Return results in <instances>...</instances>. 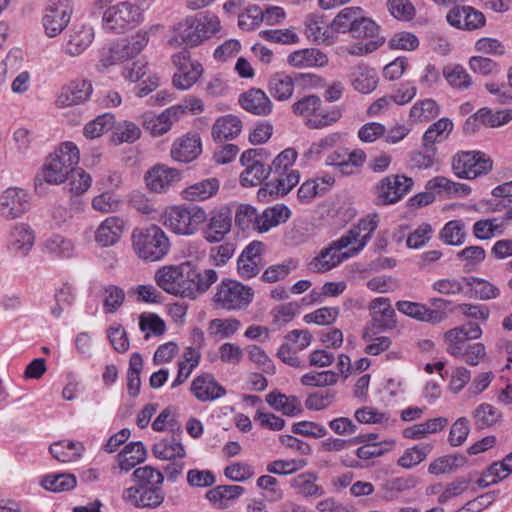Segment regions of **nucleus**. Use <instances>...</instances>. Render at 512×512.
Instances as JSON below:
<instances>
[{
	"instance_id": "obj_1",
	"label": "nucleus",
	"mask_w": 512,
	"mask_h": 512,
	"mask_svg": "<svg viewBox=\"0 0 512 512\" xmlns=\"http://www.w3.org/2000/svg\"><path fill=\"white\" fill-rule=\"evenodd\" d=\"M153 0H96L95 9L102 11V28L106 32L122 34L137 27L143 12Z\"/></svg>"
},
{
	"instance_id": "obj_2",
	"label": "nucleus",
	"mask_w": 512,
	"mask_h": 512,
	"mask_svg": "<svg viewBox=\"0 0 512 512\" xmlns=\"http://www.w3.org/2000/svg\"><path fill=\"white\" fill-rule=\"evenodd\" d=\"M220 30L219 18L211 13L189 16L175 24L168 39L171 47H196Z\"/></svg>"
},
{
	"instance_id": "obj_3",
	"label": "nucleus",
	"mask_w": 512,
	"mask_h": 512,
	"mask_svg": "<svg viewBox=\"0 0 512 512\" xmlns=\"http://www.w3.org/2000/svg\"><path fill=\"white\" fill-rule=\"evenodd\" d=\"M79 159L77 146L72 142H65L47 156L36 180L44 181L49 185H60L68 179L79 163Z\"/></svg>"
},
{
	"instance_id": "obj_4",
	"label": "nucleus",
	"mask_w": 512,
	"mask_h": 512,
	"mask_svg": "<svg viewBox=\"0 0 512 512\" xmlns=\"http://www.w3.org/2000/svg\"><path fill=\"white\" fill-rule=\"evenodd\" d=\"M206 218L207 213L200 206L178 205L166 208L160 216V222L177 235L189 236L196 233Z\"/></svg>"
},
{
	"instance_id": "obj_5",
	"label": "nucleus",
	"mask_w": 512,
	"mask_h": 512,
	"mask_svg": "<svg viewBox=\"0 0 512 512\" xmlns=\"http://www.w3.org/2000/svg\"><path fill=\"white\" fill-rule=\"evenodd\" d=\"M136 254L147 261L161 260L170 249V241L157 225L135 229L132 234Z\"/></svg>"
},
{
	"instance_id": "obj_6",
	"label": "nucleus",
	"mask_w": 512,
	"mask_h": 512,
	"mask_svg": "<svg viewBox=\"0 0 512 512\" xmlns=\"http://www.w3.org/2000/svg\"><path fill=\"white\" fill-rule=\"evenodd\" d=\"M253 296L254 291L251 287L236 280L224 279L217 286L213 301L221 309L234 311L248 307Z\"/></svg>"
},
{
	"instance_id": "obj_7",
	"label": "nucleus",
	"mask_w": 512,
	"mask_h": 512,
	"mask_svg": "<svg viewBox=\"0 0 512 512\" xmlns=\"http://www.w3.org/2000/svg\"><path fill=\"white\" fill-rule=\"evenodd\" d=\"M451 165L458 178L472 180L488 174L493 161L482 151H460L452 157Z\"/></svg>"
},
{
	"instance_id": "obj_8",
	"label": "nucleus",
	"mask_w": 512,
	"mask_h": 512,
	"mask_svg": "<svg viewBox=\"0 0 512 512\" xmlns=\"http://www.w3.org/2000/svg\"><path fill=\"white\" fill-rule=\"evenodd\" d=\"M32 205V194L22 187L11 186L0 193V216L8 221L22 218Z\"/></svg>"
},
{
	"instance_id": "obj_9",
	"label": "nucleus",
	"mask_w": 512,
	"mask_h": 512,
	"mask_svg": "<svg viewBox=\"0 0 512 512\" xmlns=\"http://www.w3.org/2000/svg\"><path fill=\"white\" fill-rule=\"evenodd\" d=\"M413 184V179L404 174L383 177L375 186L377 204L397 203L411 191Z\"/></svg>"
},
{
	"instance_id": "obj_10",
	"label": "nucleus",
	"mask_w": 512,
	"mask_h": 512,
	"mask_svg": "<svg viewBox=\"0 0 512 512\" xmlns=\"http://www.w3.org/2000/svg\"><path fill=\"white\" fill-rule=\"evenodd\" d=\"M350 246V240L341 236L339 239L332 241L327 247L323 248L320 253L311 261L310 267L316 272H326L341 264L344 260L358 255L354 252L353 247L348 251L342 252L343 249Z\"/></svg>"
},
{
	"instance_id": "obj_11",
	"label": "nucleus",
	"mask_w": 512,
	"mask_h": 512,
	"mask_svg": "<svg viewBox=\"0 0 512 512\" xmlns=\"http://www.w3.org/2000/svg\"><path fill=\"white\" fill-rule=\"evenodd\" d=\"M459 332L450 333L446 343V352L470 366H477L486 357L485 345L481 342L459 340Z\"/></svg>"
},
{
	"instance_id": "obj_12",
	"label": "nucleus",
	"mask_w": 512,
	"mask_h": 512,
	"mask_svg": "<svg viewBox=\"0 0 512 512\" xmlns=\"http://www.w3.org/2000/svg\"><path fill=\"white\" fill-rule=\"evenodd\" d=\"M261 152L262 149H249L241 155L240 162L245 167L240 175L243 187L257 186L271 174L270 167L259 158Z\"/></svg>"
},
{
	"instance_id": "obj_13",
	"label": "nucleus",
	"mask_w": 512,
	"mask_h": 512,
	"mask_svg": "<svg viewBox=\"0 0 512 512\" xmlns=\"http://www.w3.org/2000/svg\"><path fill=\"white\" fill-rule=\"evenodd\" d=\"M233 212L230 207L222 206L207 215L203 238L208 243H219L225 239L232 228Z\"/></svg>"
},
{
	"instance_id": "obj_14",
	"label": "nucleus",
	"mask_w": 512,
	"mask_h": 512,
	"mask_svg": "<svg viewBox=\"0 0 512 512\" xmlns=\"http://www.w3.org/2000/svg\"><path fill=\"white\" fill-rule=\"evenodd\" d=\"M172 62L178 69L173 77V84L178 89H189L203 73L202 65L199 62L191 61L190 53L187 50L174 54Z\"/></svg>"
},
{
	"instance_id": "obj_15",
	"label": "nucleus",
	"mask_w": 512,
	"mask_h": 512,
	"mask_svg": "<svg viewBox=\"0 0 512 512\" xmlns=\"http://www.w3.org/2000/svg\"><path fill=\"white\" fill-rule=\"evenodd\" d=\"M185 298L196 299L204 294L212 284L218 280V273L214 269H199L186 263Z\"/></svg>"
},
{
	"instance_id": "obj_16",
	"label": "nucleus",
	"mask_w": 512,
	"mask_h": 512,
	"mask_svg": "<svg viewBox=\"0 0 512 512\" xmlns=\"http://www.w3.org/2000/svg\"><path fill=\"white\" fill-rule=\"evenodd\" d=\"M35 244V232L25 222H17L11 225L6 235V247L16 256L25 257Z\"/></svg>"
},
{
	"instance_id": "obj_17",
	"label": "nucleus",
	"mask_w": 512,
	"mask_h": 512,
	"mask_svg": "<svg viewBox=\"0 0 512 512\" xmlns=\"http://www.w3.org/2000/svg\"><path fill=\"white\" fill-rule=\"evenodd\" d=\"M186 263L159 268L154 276L156 284L165 292L185 298Z\"/></svg>"
},
{
	"instance_id": "obj_18",
	"label": "nucleus",
	"mask_w": 512,
	"mask_h": 512,
	"mask_svg": "<svg viewBox=\"0 0 512 512\" xmlns=\"http://www.w3.org/2000/svg\"><path fill=\"white\" fill-rule=\"evenodd\" d=\"M448 23L458 29L476 30L485 25V16L471 6H454L446 16Z\"/></svg>"
},
{
	"instance_id": "obj_19",
	"label": "nucleus",
	"mask_w": 512,
	"mask_h": 512,
	"mask_svg": "<svg viewBox=\"0 0 512 512\" xmlns=\"http://www.w3.org/2000/svg\"><path fill=\"white\" fill-rule=\"evenodd\" d=\"M378 223L379 216L377 214H370L359 220L357 225L351 227L342 236L350 240V246L353 247L354 252L359 254L370 240L374 231L377 229Z\"/></svg>"
},
{
	"instance_id": "obj_20",
	"label": "nucleus",
	"mask_w": 512,
	"mask_h": 512,
	"mask_svg": "<svg viewBox=\"0 0 512 512\" xmlns=\"http://www.w3.org/2000/svg\"><path fill=\"white\" fill-rule=\"evenodd\" d=\"M181 172L178 169L166 165H155L145 175L146 185L149 190L162 193L180 181Z\"/></svg>"
},
{
	"instance_id": "obj_21",
	"label": "nucleus",
	"mask_w": 512,
	"mask_h": 512,
	"mask_svg": "<svg viewBox=\"0 0 512 512\" xmlns=\"http://www.w3.org/2000/svg\"><path fill=\"white\" fill-rule=\"evenodd\" d=\"M92 90V83L89 80H74L61 89L56 104L59 107H69L84 103L89 99Z\"/></svg>"
},
{
	"instance_id": "obj_22",
	"label": "nucleus",
	"mask_w": 512,
	"mask_h": 512,
	"mask_svg": "<svg viewBox=\"0 0 512 512\" xmlns=\"http://www.w3.org/2000/svg\"><path fill=\"white\" fill-rule=\"evenodd\" d=\"M369 309L373 327L382 331L392 330L396 327V313L388 298H375L371 301Z\"/></svg>"
},
{
	"instance_id": "obj_23",
	"label": "nucleus",
	"mask_w": 512,
	"mask_h": 512,
	"mask_svg": "<svg viewBox=\"0 0 512 512\" xmlns=\"http://www.w3.org/2000/svg\"><path fill=\"white\" fill-rule=\"evenodd\" d=\"M123 498L136 507L155 508L164 501V493L161 486L147 488H127Z\"/></svg>"
},
{
	"instance_id": "obj_24",
	"label": "nucleus",
	"mask_w": 512,
	"mask_h": 512,
	"mask_svg": "<svg viewBox=\"0 0 512 512\" xmlns=\"http://www.w3.org/2000/svg\"><path fill=\"white\" fill-rule=\"evenodd\" d=\"M191 392L202 402L214 401L226 394L225 388L215 380L213 375L208 373H204L192 381Z\"/></svg>"
},
{
	"instance_id": "obj_25",
	"label": "nucleus",
	"mask_w": 512,
	"mask_h": 512,
	"mask_svg": "<svg viewBox=\"0 0 512 512\" xmlns=\"http://www.w3.org/2000/svg\"><path fill=\"white\" fill-rule=\"evenodd\" d=\"M179 108L169 107L161 114L155 115L151 112L144 113L141 116L143 128L152 136H160L167 133L174 122L178 121L175 111Z\"/></svg>"
},
{
	"instance_id": "obj_26",
	"label": "nucleus",
	"mask_w": 512,
	"mask_h": 512,
	"mask_svg": "<svg viewBox=\"0 0 512 512\" xmlns=\"http://www.w3.org/2000/svg\"><path fill=\"white\" fill-rule=\"evenodd\" d=\"M396 308L404 315L420 322L438 324L444 321V314L438 310H431L423 303L401 300L396 303Z\"/></svg>"
},
{
	"instance_id": "obj_27",
	"label": "nucleus",
	"mask_w": 512,
	"mask_h": 512,
	"mask_svg": "<svg viewBox=\"0 0 512 512\" xmlns=\"http://www.w3.org/2000/svg\"><path fill=\"white\" fill-rule=\"evenodd\" d=\"M124 221L118 216H110L100 223L95 231V242L101 247L115 245L121 238Z\"/></svg>"
},
{
	"instance_id": "obj_28",
	"label": "nucleus",
	"mask_w": 512,
	"mask_h": 512,
	"mask_svg": "<svg viewBox=\"0 0 512 512\" xmlns=\"http://www.w3.org/2000/svg\"><path fill=\"white\" fill-rule=\"evenodd\" d=\"M171 157L178 162L188 163L201 153V139L199 135H186L176 140L171 148Z\"/></svg>"
},
{
	"instance_id": "obj_29",
	"label": "nucleus",
	"mask_w": 512,
	"mask_h": 512,
	"mask_svg": "<svg viewBox=\"0 0 512 512\" xmlns=\"http://www.w3.org/2000/svg\"><path fill=\"white\" fill-rule=\"evenodd\" d=\"M245 489L239 485H218L206 492V498L216 509H227L238 499Z\"/></svg>"
},
{
	"instance_id": "obj_30",
	"label": "nucleus",
	"mask_w": 512,
	"mask_h": 512,
	"mask_svg": "<svg viewBox=\"0 0 512 512\" xmlns=\"http://www.w3.org/2000/svg\"><path fill=\"white\" fill-rule=\"evenodd\" d=\"M70 20V12L67 6L58 5L46 9L43 17V26L49 37L60 34Z\"/></svg>"
},
{
	"instance_id": "obj_31",
	"label": "nucleus",
	"mask_w": 512,
	"mask_h": 512,
	"mask_svg": "<svg viewBox=\"0 0 512 512\" xmlns=\"http://www.w3.org/2000/svg\"><path fill=\"white\" fill-rule=\"evenodd\" d=\"M287 63L295 68L323 67L328 57L316 48H306L289 54Z\"/></svg>"
},
{
	"instance_id": "obj_32",
	"label": "nucleus",
	"mask_w": 512,
	"mask_h": 512,
	"mask_svg": "<svg viewBox=\"0 0 512 512\" xmlns=\"http://www.w3.org/2000/svg\"><path fill=\"white\" fill-rule=\"evenodd\" d=\"M290 216V209L283 204L268 207L260 214L259 221L256 222V231L267 232L271 228L285 223Z\"/></svg>"
},
{
	"instance_id": "obj_33",
	"label": "nucleus",
	"mask_w": 512,
	"mask_h": 512,
	"mask_svg": "<svg viewBox=\"0 0 512 512\" xmlns=\"http://www.w3.org/2000/svg\"><path fill=\"white\" fill-rule=\"evenodd\" d=\"M240 103L246 111L255 115H267L272 110V103L260 89H250L243 93Z\"/></svg>"
},
{
	"instance_id": "obj_34",
	"label": "nucleus",
	"mask_w": 512,
	"mask_h": 512,
	"mask_svg": "<svg viewBox=\"0 0 512 512\" xmlns=\"http://www.w3.org/2000/svg\"><path fill=\"white\" fill-rule=\"evenodd\" d=\"M219 187L220 183L217 178H207L185 188L181 195L187 201H205L213 197L218 192Z\"/></svg>"
},
{
	"instance_id": "obj_35",
	"label": "nucleus",
	"mask_w": 512,
	"mask_h": 512,
	"mask_svg": "<svg viewBox=\"0 0 512 512\" xmlns=\"http://www.w3.org/2000/svg\"><path fill=\"white\" fill-rule=\"evenodd\" d=\"M343 116V108L341 106H332L324 108L317 105L314 109V115L307 121L309 129H324L337 123Z\"/></svg>"
},
{
	"instance_id": "obj_36",
	"label": "nucleus",
	"mask_w": 512,
	"mask_h": 512,
	"mask_svg": "<svg viewBox=\"0 0 512 512\" xmlns=\"http://www.w3.org/2000/svg\"><path fill=\"white\" fill-rule=\"evenodd\" d=\"M241 129V120L237 116L229 114L216 120L212 127V136L214 140L222 142L238 136Z\"/></svg>"
},
{
	"instance_id": "obj_37",
	"label": "nucleus",
	"mask_w": 512,
	"mask_h": 512,
	"mask_svg": "<svg viewBox=\"0 0 512 512\" xmlns=\"http://www.w3.org/2000/svg\"><path fill=\"white\" fill-rule=\"evenodd\" d=\"M318 476L314 472L301 473L290 480V486L305 498L324 495V489L316 484Z\"/></svg>"
},
{
	"instance_id": "obj_38",
	"label": "nucleus",
	"mask_w": 512,
	"mask_h": 512,
	"mask_svg": "<svg viewBox=\"0 0 512 512\" xmlns=\"http://www.w3.org/2000/svg\"><path fill=\"white\" fill-rule=\"evenodd\" d=\"M153 454L161 460L183 459L186 451L180 439L175 436L165 438L155 443L153 446Z\"/></svg>"
},
{
	"instance_id": "obj_39",
	"label": "nucleus",
	"mask_w": 512,
	"mask_h": 512,
	"mask_svg": "<svg viewBox=\"0 0 512 512\" xmlns=\"http://www.w3.org/2000/svg\"><path fill=\"white\" fill-rule=\"evenodd\" d=\"M266 402L275 410L281 411L287 416H296L301 413L302 408L296 396H286L277 391L266 395Z\"/></svg>"
},
{
	"instance_id": "obj_40",
	"label": "nucleus",
	"mask_w": 512,
	"mask_h": 512,
	"mask_svg": "<svg viewBox=\"0 0 512 512\" xmlns=\"http://www.w3.org/2000/svg\"><path fill=\"white\" fill-rule=\"evenodd\" d=\"M351 82L355 90L367 94L376 89L378 77L374 69L357 66L351 74Z\"/></svg>"
},
{
	"instance_id": "obj_41",
	"label": "nucleus",
	"mask_w": 512,
	"mask_h": 512,
	"mask_svg": "<svg viewBox=\"0 0 512 512\" xmlns=\"http://www.w3.org/2000/svg\"><path fill=\"white\" fill-rule=\"evenodd\" d=\"M84 448L80 442L62 440L50 445L51 455L60 462H73L80 458Z\"/></svg>"
},
{
	"instance_id": "obj_42",
	"label": "nucleus",
	"mask_w": 512,
	"mask_h": 512,
	"mask_svg": "<svg viewBox=\"0 0 512 512\" xmlns=\"http://www.w3.org/2000/svg\"><path fill=\"white\" fill-rule=\"evenodd\" d=\"M146 458V449L142 442H132L118 454L121 470L129 471Z\"/></svg>"
},
{
	"instance_id": "obj_43",
	"label": "nucleus",
	"mask_w": 512,
	"mask_h": 512,
	"mask_svg": "<svg viewBox=\"0 0 512 512\" xmlns=\"http://www.w3.org/2000/svg\"><path fill=\"white\" fill-rule=\"evenodd\" d=\"M94 38L93 29L90 27H81L75 31L64 47L67 55L75 57L82 54L92 43Z\"/></svg>"
},
{
	"instance_id": "obj_44",
	"label": "nucleus",
	"mask_w": 512,
	"mask_h": 512,
	"mask_svg": "<svg viewBox=\"0 0 512 512\" xmlns=\"http://www.w3.org/2000/svg\"><path fill=\"white\" fill-rule=\"evenodd\" d=\"M440 113L439 104L431 98L417 101L410 109L409 119L415 123L428 122Z\"/></svg>"
},
{
	"instance_id": "obj_45",
	"label": "nucleus",
	"mask_w": 512,
	"mask_h": 512,
	"mask_svg": "<svg viewBox=\"0 0 512 512\" xmlns=\"http://www.w3.org/2000/svg\"><path fill=\"white\" fill-rule=\"evenodd\" d=\"M125 49L121 40L113 43L108 48H104L97 64V70L103 72L113 65L129 60L128 52Z\"/></svg>"
},
{
	"instance_id": "obj_46",
	"label": "nucleus",
	"mask_w": 512,
	"mask_h": 512,
	"mask_svg": "<svg viewBox=\"0 0 512 512\" xmlns=\"http://www.w3.org/2000/svg\"><path fill=\"white\" fill-rule=\"evenodd\" d=\"M43 251L54 257L69 258L74 252V243L62 235L54 234L43 243Z\"/></svg>"
},
{
	"instance_id": "obj_47",
	"label": "nucleus",
	"mask_w": 512,
	"mask_h": 512,
	"mask_svg": "<svg viewBox=\"0 0 512 512\" xmlns=\"http://www.w3.org/2000/svg\"><path fill=\"white\" fill-rule=\"evenodd\" d=\"M77 479L70 473H52L44 476L41 486L52 492H65L75 488Z\"/></svg>"
},
{
	"instance_id": "obj_48",
	"label": "nucleus",
	"mask_w": 512,
	"mask_h": 512,
	"mask_svg": "<svg viewBox=\"0 0 512 512\" xmlns=\"http://www.w3.org/2000/svg\"><path fill=\"white\" fill-rule=\"evenodd\" d=\"M241 327V323L235 318H215L208 324V334L215 339H226L232 337Z\"/></svg>"
},
{
	"instance_id": "obj_49",
	"label": "nucleus",
	"mask_w": 512,
	"mask_h": 512,
	"mask_svg": "<svg viewBox=\"0 0 512 512\" xmlns=\"http://www.w3.org/2000/svg\"><path fill=\"white\" fill-rule=\"evenodd\" d=\"M269 92L279 101L289 99L294 91V81L291 76L278 73L269 80Z\"/></svg>"
},
{
	"instance_id": "obj_50",
	"label": "nucleus",
	"mask_w": 512,
	"mask_h": 512,
	"mask_svg": "<svg viewBox=\"0 0 512 512\" xmlns=\"http://www.w3.org/2000/svg\"><path fill=\"white\" fill-rule=\"evenodd\" d=\"M443 76L448 84L455 89L465 90L472 85V78L460 64L447 65L443 68Z\"/></svg>"
},
{
	"instance_id": "obj_51",
	"label": "nucleus",
	"mask_w": 512,
	"mask_h": 512,
	"mask_svg": "<svg viewBox=\"0 0 512 512\" xmlns=\"http://www.w3.org/2000/svg\"><path fill=\"white\" fill-rule=\"evenodd\" d=\"M132 476L136 482V485L132 486L131 488L162 486L164 481L163 474L151 466L137 468L134 470Z\"/></svg>"
},
{
	"instance_id": "obj_52",
	"label": "nucleus",
	"mask_w": 512,
	"mask_h": 512,
	"mask_svg": "<svg viewBox=\"0 0 512 512\" xmlns=\"http://www.w3.org/2000/svg\"><path fill=\"white\" fill-rule=\"evenodd\" d=\"M363 13L360 7H346L333 19L331 27L338 33L351 32L359 15Z\"/></svg>"
},
{
	"instance_id": "obj_53",
	"label": "nucleus",
	"mask_w": 512,
	"mask_h": 512,
	"mask_svg": "<svg viewBox=\"0 0 512 512\" xmlns=\"http://www.w3.org/2000/svg\"><path fill=\"white\" fill-rule=\"evenodd\" d=\"M477 428L485 429L495 425L501 418V412L489 403H482L473 412Z\"/></svg>"
},
{
	"instance_id": "obj_54",
	"label": "nucleus",
	"mask_w": 512,
	"mask_h": 512,
	"mask_svg": "<svg viewBox=\"0 0 512 512\" xmlns=\"http://www.w3.org/2000/svg\"><path fill=\"white\" fill-rule=\"evenodd\" d=\"M453 129V122L449 118H441L434 122L424 133L423 142L434 146L435 143L445 140Z\"/></svg>"
},
{
	"instance_id": "obj_55",
	"label": "nucleus",
	"mask_w": 512,
	"mask_h": 512,
	"mask_svg": "<svg viewBox=\"0 0 512 512\" xmlns=\"http://www.w3.org/2000/svg\"><path fill=\"white\" fill-rule=\"evenodd\" d=\"M75 298V289L69 284H63L55 292V305L51 307V314L55 318L61 317L63 312L73 305Z\"/></svg>"
},
{
	"instance_id": "obj_56",
	"label": "nucleus",
	"mask_w": 512,
	"mask_h": 512,
	"mask_svg": "<svg viewBox=\"0 0 512 512\" xmlns=\"http://www.w3.org/2000/svg\"><path fill=\"white\" fill-rule=\"evenodd\" d=\"M297 266L298 261L290 258L280 264L269 266L263 272L261 278L266 283H275L279 280L285 279L291 271L297 268Z\"/></svg>"
},
{
	"instance_id": "obj_57",
	"label": "nucleus",
	"mask_w": 512,
	"mask_h": 512,
	"mask_svg": "<svg viewBox=\"0 0 512 512\" xmlns=\"http://www.w3.org/2000/svg\"><path fill=\"white\" fill-rule=\"evenodd\" d=\"M342 140V134L339 132L330 133L311 146L304 153V157L309 160L318 159L325 151L335 147Z\"/></svg>"
},
{
	"instance_id": "obj_58",
	"label": "nucleus",
	"mask_w": 512,
	"mask_h": 512,
	"mask_svg": "<svg viewBox=\"0 0 512 512\" xmlns=\"http://www.w3.org/2000/svg\"><path fill=\"white\" fill-rule=\"evenodd\" d=\"M431 450L432 446L430 444H418L409 448L398 459V465L406 469H411L421 463Z\"/></svg>"
},
{
	"instance_id": "obj_59",
	"label": "nucleus",
	"mask_w": 512,
	"mask_h": 512,
	"mask_svg": "<svg viewBox=\"0 0 512 512\" xmlns=\"http://www.w3.org/2000/svg\"><path fill=\"white\" fill-rule=\"evenodd\" d=\"M328 23L322 16L310 14L305 20V33L313 41H325L328 37Z\"/></svg>"
},
{
	"instance_id": "obj_60",
	"label": "nucleus",
	"mask_w": 512,
	"mask_h": 512,
	"mask_svg": "<svg viewBox=\"0 0 512 512\" xmlns=\"http://www.w3.org/2000/svg\"><path fill=\"white\" fill-rule=\"evenodd\" d=\"M317 105H322V99L315 94L306 95L297 100L292 105L293 113L302 118L304 124L307 126V121L314 115V109Z\"/></svg>"
},
{
	"instance_id": "obj_61",
	"label": "nucleus",
	"mask_w": 512,
	"mask_h": 512,
	"mask_svg": "<svg viewBox=\"0 0 512 512\" xmlns=\"http://www.w3.org/2000/svg\"><path fill=\"white\" fill-rule=\"evenodd\" d=\"M103 310L105 313H115L125 300V292L116 285H107L102 289Z\"/></svg>"
},
{
	"instance_id": "obj_62",
	"label": "nucleus",
	"mask_w": 512,
	"mask_h": 512,
	"mask_svg": "<svg viewBox=\"0 0 512 512\" xmlns=\"http://www.w3.org/2000/svg\"><path fill=\"white\" fill-rule=\"evenodd\" d=\"M379 29L380 27L371 18L365 17L362 13L356 20L350 34L353 38H371V40H374L382 38L379 36Z\"/></svg>"
},
{
	"instance_id": "obj_63",
	"label": "nucleus",
	"mask_w": 512,
	"mask_h": 512,
	"mask_svg": "<svg viewBox=\"0 0 512 512\" xmlns=\"http://www.w3.org/2000/svg\"><path fill=\"white\" fill-rule=\"evenodd\" d=\"M440 238L448 245L458 246L463 244L465 240L463 223L459 220L449 221L442 228Z\"/></svg>"
},
{
	"instance_id": "obj_64",
	"label": "nucleus",
	"mask_w": 512,
	"mask_h": 512,
	"mask_svg": "<svg viewBox=\"0 0 512 512\" xmlns=\"http://www.w3.org/2000/svg\"><path fill=\"white\" fill-rule=\"evenodd\" d=\"M260 214L257 210L249 204L238 205L235 213V224L241 230L254 229L256 230V222L259 221Z\"/></svg>"
}]
</instances>
